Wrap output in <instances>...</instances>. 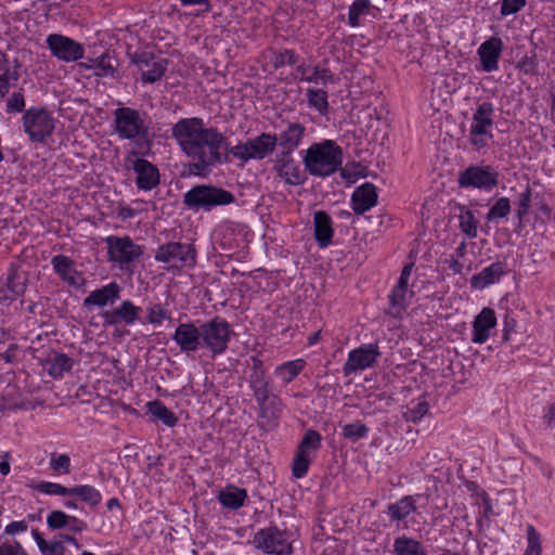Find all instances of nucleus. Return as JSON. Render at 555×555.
Masks as SVG:
<instances>
[{"mask_svg":"<svg viewBox=\"0 0 555 555\" xmlns=\"http://www.w3.org/2000/svg\"><path fill=\"white\" fill-rule=\"evenodd\" d=\"M171 137L193 164L190 171L197 176H206L211 168L222 162L221 150L225 138L217 128H206L202 118H182L171 128Z\"/></svg>","mask_w":555,"mask_h":555,"instance_id":"1","label":"nucleus"},{"mask_svg":"<svg viewBox=\"0 0 555 555\" xmlns=\"http://www.w3.org/2000/svg\"><path fill=\"white\" fill-rule=\"evenodd\" d=\"M343 151L333 141L312 144L304 157L306 169L312 176L327 177L341 165Z\"/></svg>","mask_w":555,"mask_h":555,"instance_id":"2","label":"nucleus"},{"mask_svg":"<svg viewBox=\"0 0 555 555\" xmlns=\"http://www.w3.org/2000/svg\"><path fill=\"white\" fill-rule=\"evenodd\" d=\"M234 202L233 193L210 184H197L183 195L184 206L195 211H209L217 206H227Z\"/></svg>","mask_w":555,"mask_h":555,"instance_id":"3","label":"nucleus"},{"mask_svg":"<svg viewBox=\"0 0 555 555\" xmlns=\"http://www.w3.org/2000/svg\"><path fill=\"white\" fill-rule=\"evenodd\" d=\"M202 345L211 358L224 353L229 347L233 330L230 323L221 318L215 317L208 321L201 322Z\"/></svg>","mask_w":555,"mask_h":555,"instance_id":"4","label":"nucleus"},{"mask_svg":"<svg viewBox=\"0 0 555 555\" xmlns=\"http://www.w3.org/2000/svg\"><path fill=\"white\" fill-rule=\"evenodd\" d=\"M494 112V105L491 102L485 101L479 103L473 113L468 142L474 151H480L486 147L489 141L493 139Z\"/></svg>","mask_w":555,"mask_h":555,"instance_id":"5","label":"nucleus"},{"mask_svg":"<svg viewBox=\"0 0 555 555\" xmlns=\"http://www.w3.org/2000/svg\"><path fill=\"white\" fill-rule=\"evenodd\" d=\"M197 251L192 244L168 242L160 245L154 255L157 262L170 264L173 268H193L196 264Z\"/></svg>","mask_w":555,"mask_h":555,"instance_id":"6","label":"nucleus"},{"mask_svg":"<svg viewBox=\"0 0 555 555\" xmlns=\"http://www.w3.org/2000/svg\"><path fill=\"white\" fill-rule=\"evenodd\" d=\"M253 544L269 555H291L293 553L289 533L275 526L258 530L254 535Z\"/></svg>","mask_w":555,"mask_h":555,"instance_id":"7","label":"nucleus"},{"mask_svg":"<svg viewBox=\"0 0 555 555\" xmlns=\"http://www.w3.org/2000/svg\"><path fill=\"white\" fill-rule=\"evenodd\" d=\"M23 127L31 142L41 143L53 133L55 124L48 109L30 107L24 112Z\"/></svg>","mask_w":555,"mask_h":555,"instance_id":"8","label":"nucleus"},{"mask_svg":"<svg viewBox=\"0 0 555 555\" xmlns=\"http://www.w3.org/2000/svg\"><path fill=\"white\" fill-rule=\"evenodd\" d=\"M322 436L314 429H308L296 450V455L292 466V473L295 478H302L307 475L309 466L321 448Z\"/></svg>","mask_w":555,"mask_h":555,"instance_id":"9","label":"nucleus"},{"mask_svg":"<svg viewBox=\"0 0 555 555\" xmlns=\"http://www.w3.org/2000/svg\"><path fill=\"white\" fill-rule=\"evenodd\" d=\"M115 131L120 139L133 140L146 135L144 119L131 107H118L114 111Z\"/></svg>","mask_w":555,"mask_h":555,"instance_id":"10","label":"nucleus"},{"mask_svg":"<svg viewBox=\"0 0 555 555\" xmlns=\"http://www.w3.org/2000/svg\"><path fill=\"white\" fill-rule=\"evenodd\" d=\"M461 188L491 191L499 184V172L491 166L472 165L457 178Z\"/></svg>","mask_w":555,"mask_h":555,"instance_id":"11","label":"nucleus"},{"mask_svg":"<svg viewBox=\"0 0 555 555\" xmlns=\"http://www.w3.org/2000/svg\"><path fill=\"white\" fill-rule=\"evenodd\" d=\"M131 62L141 70L142 81L153 83L158 81L165 74L168 61L156 57L153 53L142 51L131 55Z\"/></svg>","mask_w":555,"mask_h":555,"instance_id":"12","label":"nucleus"},{"mask_svg":"<svg viewBox=\"0 0 555 555\" xmlns=\"http://www.w3.org/2000/svg\"><path fill=\"white\" fill-rule=\"evenodd\" d=\"M109 259L120 264L138 259L142 254V246L135 244L129 236H108L105 240Z\"/></svg>","mask_w":555,"mask_h":555,"instance_id":"13","label":"nucleus"},{"mask_svg":"<svg viewBox=\"0 0 555 555\" xmlns=\"http://www.w3.org/2000/svg\"><path fill=\"white\" fill-rule=\"evenodd\" d=\"M171 338L182 353L186 356L196 353L199 349H203L201 322H198V325L194 322L180 323Z\"/></svg>","mask_w":555,"mask_h":555,"instance_id":"14","label":"nucleus"},{"mask_svg":"<svg viewBox=\"0 0 555 555\" xmlns=\"http://www.w3.org/2000/svg\"><path fill=\"white\" fill-rule=\"evenodd\" d=\"M380 356L377 343L362 345L348 353V359L344 364L343 372L346 376L371 367Z\"/></svg>","mask_w":555,"mask_h":555,"instance_id":"15","label":"nucleus"},{"mask_svg":"<svg viewBox=\"0 0 555 555\" xmlns=\"http://www.w3.org/2000/svg\"><path fill=\"white\" fill-rule=\"evenodd\" d=\"M47 44L52 55L64 62H75L83 56V47L74 39L63 35H49Z\"/></svg>","mask_w":555,"mask_h":555,"instance_id":"16","label":"nucleus"},{"mask_svg":"<svg viewBox=\"0 0 555 555\" xmlns=\"http://www.w3.org/2000/svg\"><path fill=\"white\" fill-rule=\"evenodd\" d=\"M272 169L285 184L299 185L305 181V172L292 153L278 152Z\"/></svg>","mask_w":555,"mask_h":555,"instance_id":"17","label":"nucleus"},{"mask_svg":"<svg viewBox=\"0 0 555 555\" xmlns=\"http://www.w3.org/2000/svg\"><path fill=\"white\" fill-rule=\"evenodd\" d=\"M127 162L130 163L129 168H132L135 173V184L139 190L151 191L159 184V170L154 164L139 157L134 159L128 157Z\"/></svg>","mask_w":555,"mask_h":555,"instance_id":"18","label":"nucleus"},{"mask_svg":"<svg viewBox=\"0 0 555 555\" xmlns=\"http://www.w3.org/2000/svg\"><path fill=\"white\" fill-rule=\"evenodd\" d=\"M141 308L130 300H124L112 310H105L101 313L105 326H114L120 323L132 325L139 320Z\"/></svg>","mask_w":555,"mask_h":555,"instance_id":"19","label":"nucleus"},{"mask_svg":"<svg viewBox=\"0 0 555 555\" xmlns=\"http://www.w3.org/2000/svg\"><path fill=\"white\" fill-rule=\"evenodd\" d=\"M54 272L68 285L80 288L85 284V278L75 268V262L65 255H55L51 259Z\"/></svg>","mask_w":555,"mask_h":555,"instance_id":"20","label":"nucleus"},{"mask_svg":"<svg viewBox=\"0 0 555 555\" xmlns=\"http://www.w3.org/2000/svg\"><path fill=\"white\" fill-rule=\"evenodd\" d=\"M503 50V41L500 37L492 36L483 41L478 48L481 67L485 72L491 73L498 69L499 60Z\"/></svg>","mask_w":555,"mask_h":555,"instance_id":"21","label":"nucleus"},{"mask_svg":"<svg viewBox=\"0 0 555 555\" xmlns=\"http://www.w3.org/2000/svg\"><path fill=\"white\" fill-rule=\"evenodd\" d=\"M377 198L376 186L365 182L353 191L350 206L356 215H363L377 204Z\"/></svg>","mask_w":555,"mask_h":555,"instance_id":"22","label":"nucleus"},{"mask_svg":"<svg viewBox=\"0 0 555 555\" xmlns=\"http://www.w3.org/2000/svg\"><path fill=\"white\" fill-rule=\"evenodd\" d=\"M306 128L299 122H287L285 129L274 133L281 153H293L297 150L305 135Z\"/></svg>","mask_w":555,"mask_h":555,"instance_id":"23","label":"nucleus"},{"mask_svg":"<svg viewBox=\"0 0 555 555\" xmlns=\"http://www.w3.org/2000/svg\"><path fill=\"white\" fill-rule=\"evenodd\" d=\"M121 287L117 282H111L101 288L90 292V294L83 299V307L90 308L92 306L104 307L106 305H113L120 298Z\"/></svg>","mask_w":555,"mask_h":555,"instance_id":"24","label":"nucleus"},{"mask_svg":"<svg viewBox=\"0 0 555 555\" xmlns=\"http://www.w3.org/2000/svg\"><path fill=\"white\" fill-rule=\"evenodd\" d=\"M496 317L494 310L491 308H483L479 314L475 317L473 322V337L474 344H483L490 336V330L495 327Z\"/></svg>","mask_w":555,"mask_h":555,"instance_id":"25","label":"nucleus"},{"mask_svg":"<svg viewBox=\"0 0 555 555\" xmlns=\"http://www.w3.org/2000/svg\"><path fill=\"white\" fill-rule=\"evenodd\" d=\"M314 238L321 248L332 243L334 230L331 217L324 210H318L313 215Z\"/></svg>","mask_w":555,"mask_h":555,"instance_id":"26","label":"nucleus"},{"mask_svg":"<svg viewBox=\"0 0 555 555\" xmlns=\"http://www.w3.org/2000/svg\"><path fill=\"white\" fill-rule=\"evenodd\" d=\"M421 494L404 495L399 501L391 503L387 506V514L391 521L400 522L416 512V499Z\"/></svg>","mask_w":555,"mask_h":555,"instance_id":"27","label":"nucleus"},{"mask_svg":"<svg viewBox=\"0 0 555 555\" xmlns=\"http://www.w3.org/2000/svg\"><path fill=\"white\" fill-rule=\"evenodd\" d=\"M248 144L253 159H264L278 146L275 137L268 132H262L256 138L248 140Z\"/></svg>","mask_w":555,"mask_h":555,"instance_id":"28","label":"nucleus"},{"mask_svg":"<svg viewBox=\"0 0 555 555\" xmlns=\"http://www.w3.org/2000/svg\"><path fill=\"white\" fill-rule=\"evenodd\" d=\"M505 272V263L496 261L482 269L470 279V285L475 288H485L500 280Z\"/></svg>","mask_w":555,"mask_h":555,"instance_id":"29","label":"nucleus"},{"mask_svg":"<svg viewBox=\"0 0 555 555\" xmlns=\"http://www.w3.org/2000/svg\"><path fill=\"white\" fill-rule=\"evenodd\" d=\"M452 212L459 219L460 230L469 238L477 236L478 220L476 219L474 211L467 208L465 205L455 203L452 206Z\"/></svg>","mask_w":555,"mask_h":555,"instance_id":"30","label":"nucleus"},{"mask_svg":"<svg viewBox=\"0 0 555 555\" xmlns=\"http://www.w3.org/2000/svg\"><path fill=\"white\" fill-rule=\"evenodd\" d=\"M74 361L65 353L53 351L43 362V367L48 374L54 378L62 377L65 372L72 370Z\"/></svg>","mask_w":555,"mask_h":555,"instance_id":"31","label":"nucleus"},{"mask_svg":"<svg viewBox=\"0 0 555 555\" xmlns=\"http://www.w3.org/2000/svg\"><path fill=\"white\" fill-rule=\"evenodd\" d=\"M250 388L254 391V397L258 405L263 409L266 402L269 400V380L266 372L250 373L248 376Z\"/></svg>","mask_w":555,"mask_h":555,"instance_id":"32","label":"nucleus"},{"mask_svg":"<svg viewBox=\"0 0 555 555\" xmlns=\"http://www.w3.org/2000/svg\"><path fill=\"white\" fill-rule=\"evenodd\" d=\"M17 66H13L4 56H0V98H4L12 85H15L20 78Z\"/></svg>","mask_w":555,"mask_h":555,"instance_id":"33","label":"nucleus"},{"mask_svg":"<svg viewBox=\"0 0 555 555\" xmlns=\"http://www.w3.org/2000/svg\"><path fill=\"white\" fill-rule=\"evenodd\" d=\"M146 409L154 420L160 421L167 427H175L178 423V417L175 413L159 400L147 402Z\"/></svg>","mask_w":555,"mask_h":555,"instance_id":"34","label":"nucleus"},{"mask_svg":"<svg viewBox=\"0 0 555 555\" xmlns=\"http://www.w3.org/2000/svg\"><path fill=\"white\" fill-rule=\"evenodd\" d=\"M395 555H426V551L420 541L405 535L398 537L393 541Z\"/></svg>","mask_w":555,"mask_h":555,"instance_id":"35","label":"nucleus"},{"mask_svg":"<svg viewBox=\"0 0 555 555\" xmlns=\"http://www.w3.org/2000/svg\"><path fill=\"white\" fill-rule=\"evenodd\" d=\"M220 503L231 509H237L244 505V501L247 498V492L245 489H240L236 487L228 488L224 491H220L219 493Z\"/></svg>","mask_w":555,"mask_h":555,"instance_id":"36","label":"nucleus"},{"mask_svg":"<svg viewBox=\"0 0 555 555\" xmlns=\"http://www.w3.org/2000/svg\"><path fill=\"white\" fill-rule=\"evenodd\" d=\"M69 495H76L80 498L91 507L98 506L102 501V494L100 491L90 485H80L70 488Z\"/></svg>","mask_w":555,"mask_h":555,"instance_id":"37","label":"nucleus"},{"mask_svg":"<svg viewBox=\"0 0 555 555\" xmlns=\"http://www.w3.org/2000/svg\"><path fill=\"white\" fill-rule=\"evenodd\" d=\"M306 95L310 107L315 108L321 115L327 114L330 105L325 90L309 88Z\"/></svg>","mask_w":555,"mask_h":555,"instance_id":"38","label":"nucleus"},{"mask_svg":"<svg viewBox=\"0 0 555 555\" xmlns=\"http://www.w3.org/2000/svg\"><path fill=\"white\" fill-rule=\"evenodd\" d=\"M408 288L396 285L389 295L390 314L398 317L406 307Z\"/></svg>","mask_w":555,"mask_h":555,"instance_id":"39","label":"nucleus"},{"mask_svg":"<svg viewBox=\"0 0 555 555\" xmlns=\"http://www.w3.org/2000/svg\"><path fill=\"white\" fill-rule=\"evenodd\" d=\"M306 362L302 359L288 361L280 365L276 373L285 383H291L305 367Z\"/></svg>","mask_w":555,"mask_h":555,"instance_id":"40","label":"nucleus"},{"mask_svg":"<svg viewBox=\"0 0 555 555\" xmlns=\"http://www.w3.org/2000/svg\"><path fill=\"white\" fill-rule=\"evenodd\" d=\"M146 321L154 326H158L163 321L171 319L170 310L160 304H150L146 307Z\"/></svg>","mask_w":555,"mask_h":555,"instance_id":"41","label":"nucleus"},{"mask_svg":"<svg viewBox=\"0 0 555 555\" xmlns=\"http://www.w3.org/2000/svg\"><path fill=\"white\" fill-rule=\"evenodd\" d=\"M300 80L314 83L321 82L323 85L335 82L334 74L331 69L319 65L311 67L310 74L308 76L300 77Z\"/></svg>","mask_w":555,"mask_h":555,"instance_id":"42","label":"nucleus"},{"mask_svg":"<svg viewBox=\"0 0 555 555\" xmlns=\"http://www.w3.org/2000/svg\"><path fill=\"white\" fill-rule=\"evenodd\" d=\"M49 465L50 468L56 474L67 475L72 470L70 457L64 453H51Z\"/></svg>","mask_w":555,"mask_h":555,"instance_id":"43","label":"nucleus"},{"mask_svg":"<svg viewBox=\"0 0 555 555\" xmlns=\"http://www.w3.org/2000/svg\"><path fill=\"white\" fill-rule=\"evenodd\" d=\"M511 212V203L507 197H500L489 209L487 220L492 221L495 219L505 218Z\"/></svg>","mask_w":555,"mask_h":555,"instance_id":"44","label":"nucleus"},{"mask_svg":"<svg viewBox=\"0 0 555 555\" xmlns=\"http://www.w3.org/2000/svg\"><path fill=\"white\" fill-rule=\"evenodd\" d=\"M367 434L369 427L359 421L343 427V436L353 441L366 437Z\"/></svg>","mask_w":555,"mask_h":555,"instance_id":"45","label":"nucleus"},{"mask_svg":"<svg viewBox=\"0 0 555 555\" xmlns=\"http://www.w3.org/2000/svg\"><path fill=\"white\" fill-rule=\"evenodd\" d=\"M35 490L38 492L48 494V495H69L70 488H66L61 483L50 482V481H40L35 487Z\"/></svg>","mask_w":555,"mask_h":555,"instance_id":"46","label":"nucleus"},{"mask_svg":"<svg viewBox=\"0 0 555 555\" xmlns=\"http://www.w3.org/2000/svg\"><path fill=\"white\" fill-rule=\"evenodd\" d=\"M370 0H356L348 12V23L352 27L359 26V17L370 8Z\"/></svg>","mask_w":555,"mask_h":555,"instance_id":"47","label":"nucleus"},{"mask_svg":"<svg viewBox=\"0 0 555 555\" xmlns=\"http://www.w3.org/2000/svg\"><path fill=\"white\" fill-rule=\"evenodd\" d=\"M298 61V54L294 50L285 49L281 52H275L271 59L274 68H280L285 65H294Z\"/></svg>","mask_w":555,"mask_h":555,"instance_id":"48","label":"nucleus"},{"mask_svg":"<svg viewBox=\"0 0 555 555\" xmlns=\"http://www.w3.org/2000/svg\"><path fill=\"white\" fill-rule=\"evenodd\" d=\"M428 410L429 404L427 401H418L415 405L408 406L404 412V418L408 422L417 423L427 414Z\"/></svg>","mask_w":555,"mask_h":555,"instance_id":"49","label":"nucleus"},{"mask_svg":"<svg viewBox=\"0 0 555 555\" xmlns=\"http://www.w3.org/2000/svg\"><path fill=\"white\" fill-rule=\"evenodd\" d=\"M531 197V189L529 185H527L524 192L519 194L518 201L516 202V217L519 219V221H522V219L528 215Z\"/></svg>","mask_w":555,"mask_h":555,"instance_id":"50","label":"nucleus"},{"mask_svg":"<svg viewBox=\"0 0 555 555\" xmlns=\"http://www.w3.org/2000/svg\"><path fill=\"white\" fill-rule=\"evenodd\" d=\"M527 542L525 555H541L540 534L532 525L527 527Z\"/></svg>","mask_w":555,"mask_h":555,"instance_id":"51","label":"nucleus"},{"mask_svg":"<svg viewBox=\"0 0 555 555\" xmlns=\"http://www.w3.org/2000/svg\"><path fill=\"white\" fill-rule=\"evenodd\" d=\"M223 149L225 150V152L228 154L233 155L235 158H238L243 163H246V162L253 159L248 141L245 143H240L232 147H229L228 143L225 142V144L223 145Z\"/></svg>","mask_w":555,"mask_h":555,"instance_id":"52","label":"nucleus"},{"mask_svg":"<svg viewBox=\"0 0 555 555\" xmlns=\"http://www.w3.org/2000/svg\"><path fill=\"white\" fill-rule=\"evenodd\" d=\"M70 516L62 511H52L47 517V524L51 529H61L67 526Z\"/></svg>","mask_w":555,"mask_h":555,"instance_id":"53","label":"nucleus"},{"mask_svg":"<svg viewBox=\"0 0 555 555\" xmlns=\"http://www.w3.org/2000/svg\"><path fill=\"white\" fill-rule=\"evenodd\" d=\"M96 75L100 76H113L115 67L112 64V59L108 55H101L95 61Z\"/></svg>","mask_w":555,"mask_h":555,"instance_id":"54","label":"nucleus"},{"mask_svg":"<svg viewBox=\"0 0 555 555\" xmlns=\"http://www.w3.org/2000/svg\"><path fill=\"white\" fill-rule=\"evenodd\" d=\"M25 109V98L22 92H13L7 102V113H21Z\"/></svg>","mask_w":555,"mask_h":555,"instance_id":"55","label":"nucleus"},{"mask_svg":"<svg viewBox=\"0 0 555 555\" xmlns=\"http://www.w3.org/2000/svg\"><path fill=\"white\" fill-rule=\"evenodd\" d=\"M526 5V0H503L501 4V15L507 16L515 14Z\"/></svg>","mask_w":555,"mask_h":555,"instance_id":"56","label":"nucleus"},{"mask_svg":"<svg viewBox=\"0 0 555 555\" xmlns=\"http://www.w3.org/2000/svg\"><path fill=\"white\" fill-rule=\"evenodd\" d=\"M13 305L14 309L17 308V306H23L24 301L18 298V296H14L12 294V291L7 288H0V306L9 307Z\"/></svg>","mask_w":555,"mask_h":555,"instance_id":"57","label":"nucleus"},{"mask_svg":"<svg viewBox=\"0 0 555 555\" xmlns=\"http://www.w3.org/2000/svg\"><path fill=\"white\" fill-rule=\"evenodd\" d=\"M517 68L527 75L537 74L535 55H525L524 57H521L517 63Z\"/></svg>","mask_w":555,"mask_h":555,"instance_id":"58","label":"nucleus"},{"mask_svg":"<svg viewBox=\"0 0 555 555\" xmlns=\"http://www.w3.org/2000/svg\"><path fill=\"white\" fill-rule=\"evenodd\" d=\"M4 288L12 291L14 296L20 297L25 292V284L16 274H13L9 275L8 283Z\"/></svg>","mask_w":555,"mask_h":555,"instance_id":"59","label":"nucleus"},{"mask_svg":"<svg viewBox=\"0 0 555 555\" xmlns=\"http://www.w3.org/2000/svg\"><path fill=\"white\" fill-rule=\"evenodd\" d=\"M25 554V551L21 543L15 542V545L3 543L0 545V555H18Z\"/></svg>","mask_w":555,"mask_h":555,"instance_id":"60","label":"nucleus"},{"mask_svg":"<svg viewBox=\"0 0 555 555\" xmlns=\"http://www.w3.org/2000/svg\"><path fill=\"white\" fill-rule=\"evenodd\" d=\"M65 546L63 545V540H55L51 543H48L46 552L43 555H64Z\"/></svg>","mask_w":555,"mask_h":555,"instance_id":"61","label":"nucleus"},{"mask_svg":"<svg viewBox=\"0 0 555 555\" xmlns=\"http://www.w3.org/2000/svg\"><path fill=\"white\" fill-rule=\"evenodd\" d=\"M72 532H75V533H80L82 531H85L87 528H88V525L86 521L77 518V517H74V516H70L69 518V521L66 526Z\"/></svg>","mask_w":555,"mask_h":555,"instance_id":"62","label":"nucleus"},{"mask_svg":"<svg viewBox=\"0 0 555 555\" xmlns=\"http://www.w3.org/2000/svg\"><path fill=\"white\" fill-rule=\"evenodd\" d=\"M27 528L28 526L24 520L13 521L5 527V533L13 535L15 533L26 531Z\"/></svg>","mask_w":555,"mask_h":555,"instance_id":"63","label":"nucleus"},{"mask_svg":"<svg viewBox=\"0 0 555 555\" xmlns=\"http://www.w3.org/2000/svg\"><path fill=\"white\" fill-rule=\"evenodd\" d=\"M412 269L413 263H408L403 267L397 285L403 288H408V283L412 273Z\"/></svg>","mask_w":555,"mask_h":555,"instance_id":"64","label":"nucleus"}]
</instances>
